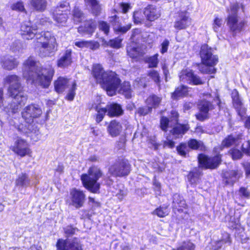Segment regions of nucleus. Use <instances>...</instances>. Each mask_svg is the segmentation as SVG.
I'll use <instances>...</instances> for the list:
<instances>
[{"label": "nucleus", "mask_w": 250, "mask_h": 250, "mask_svg": "<svg viewBox=\"0 0 250 250\" xmlns=\"http://www.w3.org/2000/svg\"><path fill=\"white\" fill-rule=\"evenodd\" d=\"M198 161L200 165L206 168H215L221 162V156L217 155L213 157H208L204 154H199Z\"/></svg>", "instance_id": "16"}, {"label": "nucleus", "mask_w": 250, "mask_h": 250, "mask_svg": "<svg viewBox=\"0 0 250 250\" xmlns=\"http://www.w3.org/2000/svg\"><path fill=\"white\" fill-rule=\"evenodd\" d=\"M70 205L78 209L83 206L85 200V195L83 191L73 188L70 192Z\"/></svg>", "instance_id": "15"}, {"label": "nucleus", "mask_w": 250, "mask_h": 250, "mask_svg": "<svg viewBox=\"0 0 250 250\" xmlns=\"http://www.w3.org/2000/svg\"><path fill=\"white\" fill-rule=\"evenodd\" d=\"M231 95L233 106L236 110L238 114L241 117V119L243 120L245 118L246 108L244 106L241 100L239 98L238 92L236 90H233Z\"/></svg>", "instance_id": "18"}, {"label": "nucleus", "mask_w": 250, "mask_h": 250, "mask_svg": "<svg viewBox=\"0 0 250 250\" xmlns=\"http://www.w3.org/2000/svg\"><path fill=\"white\" fill-rule=\"evenodd\" d=\"M239 138L232 135H229L226 138L222 143L223 147H229L233 145H235L238 142Z\"/></svg>", "instance_id": "39"}, {"label": "nucleus", "mask_w": 250, "mask_h": 250, "mask_svg": "<svg viewBox=\"0 0 250 250\" xmlns=\"http://www.w3.org/2000/svg\"><path fill=\"white\" fill-rule=\"evenodd\" d=\"M229 153H230L232 158L233 160L239 159L241 158L243 156L242 152L239 149L235 148L230 149Z\"/></svg>", "instance_id": "52"}, {"label": "nucleus", "mask_w": 250, "mask_h": 250, "mask_svg": "<svg viewBox=\"0 0 250 250\" xmlns=\"http://www.w3.org/2000/svg\"><path fill=\"white\" fill-rule=\"evenodd\" d=\"M169 42L167 39L165 40L161 44V52L164 54L167 52Z\"/></svg>", "instance_id": "63"}, {"label": "nucleus", "mask_w": 250, "mask_h": 250, "mask_svg": "<svg viewBox=\"0 0 250 250\" xmlns=\"http://www.w3.org/2000/svg\"><path fill=\"white\" fill-rule=\"evenodd\" d=\"M242 149L244 153L250 156V142H246L242 145Z\"/></svg>", "instance_id": "64"}, {"label": "nucleus", "mask_w": 250, "mask_h": 250, "mask_svg": "<svg viewBox=\"0 0 250 250\" xmlns=\"http://www.w3.org/2000/svg\"><path fill=\"white\" fill-rule=\"evenodd\" d=\"M130 171V165L127 160L124 159H119L109 168L110 174L114 176H126Z\"/></svg>", "instance_id": "8"}, {"label": "nucleus", "mask_w": 250, "mask_h": 250, "mask_svg": "<svg viewBox=\"0 0 250 250\" xmlns=\"http://www.w3.org/2000/svg\"><path fill=\"white\" fill-rule=\"evenodd\" d=\"M213 66L205 65L204 66H201L199 67L200 71L203 73H210L212 74L215 72V69L212 67Z\"/></svg>", "instance_id": "55"}, {"label": "nucleus", "mask_w": 250, "mask_h": 250, "mask_svg": "<svg viewBox=\"0 0 250 250\" xmlns=\"http://www.w3.org/2000/svg\"><path fill=\"white\" fill-rule=\"evenodd\" d=\"M161 127L165 131L167 130L169 127V122L168 119L165 117H163L161 119Z\"/></svg>", "instance_id": "56"}, {"label": "nucleus", "mask_w": 250, "mask_h": 250, "mask_svg": "<svg viewBox=\"0 0 250 250\" xmlns=\"http://www.w3.org/2000/svg\"><path fill=\"white\" fill-rule=\"evenodd\" d=\"M122 128L120 122L116 120H112L109 124L107 130L111 137H115L120 135L122 132Z\"/></svg>", "instance_id": "25"}, {"label": "nucleus", "mask_w": 250, "mask_h": 250, "mask_svg": "<svg viewBox=\"0 0 250 250\" xmlns=\"http://www.w3.org/2000/svg\"><path fill=\"white\" fill-rule=\"evenodd\" d=\"M122 40V39L118 37L115 39L110 40L108 44L113 48H119L121 47Z\"/></svg>", "instance_id": "50"}, {"label": "nucleus", "mask_w": 250, "mask_h": 250, "mask_svg": "<svg viewBox=\"0 0 250 250\" xmlns=\"http://www.w3.org/2000/svg\"><path fill=\"white\" fill-rule=\"evenodd\" d=\"M99 28L101 31H103L104 34L108 35L109 32L110 26L106 22L100 21L99 22Z\"/></svg>", "instance_id": "49"}, {"label": "nucleus", "mask_w": 250, "mask_h": 250, "mask_svg": "<svg viewBox=\"0 0 250 250\" xmlns=\"http://www.w3.org/2000/svg\"><path fill=\"white\" fill-rule=\"evenodd\" d=\"M119 92L120 93L124 95L126 98H130L132 96V91L131 89L129 83L128 82H124L121 84Z\"/></svg>", "instance_id": "35"}, {"label": "nucleus", "mask_w": 250, "mask_h": 250, "mask_svg": "<svg viewBox=\"0 0 250 250\" xmlns=\"http://www.w3.org/2000/svg\"><path fill=\"white\" fill-rule=\"evenodd\" d=\"M68 8L69 3L66 1H63L54 9L53 18L58 24L63 25L66 21L69 12Z\"/></svg>", "instance_id": "10"}, {"label": "nucleus", "mask_w": 250, "mask_h": 250, "mask_svg": "<svg viewBox=\"0 0 250 250\" xmlns=\"http://www.w3.org/2000/svg\"><path fill=\"white\" fill-rule=\"evenodd\" d=\"M10 149L15 154L21 157L25 156H30L32 153L28 142L20 137H17L14 139L13 144L10 146Z\"/></svg>", "instance_id": "9"}, {"label": "nucleus", "mask_w": 250, "mask_h": 250, "mask_svg": "<svg viewBox=\"0 0 250 250\" xmlns=\"http://www.w3.org/2000/svg\"><path fill=\"white\" fill-rule=\"evenodd\" d=\"M71 62V50L67 49L58 60L57 65L59 67L64 68L70 65Z\"/></svg>", "instance_id": "26"}, {"label": "nucleus", "mask_w": 250, "mask_h": 250, "mask_svg": "<svg viewBox=\"0 0 250 250\" xmlns=\"http://www.w3.org/2000/svg\"><path fill=\"white\" fill-rule=\"evenodd\" d=\"M75 45L80 48H88L92 50H96L99 47V43L94 41H78L75 42Z\"/></svg>", "instance_id": "33"}, {"label": "nucleus", "mask_w": 250, "mask_h": 250, "mask_svg": "<svg viewBox=\"0 0 250 250\" xmlns=\"http://www.w3.org/2000/svg\"><path fill=\"white\" fill-rule=\"evenodd\" d=\"M179 79L181 82L194 85L202 84L204 83L200 78L194 75L192 70L185 69L179 73Z\"/></svg>", "instance_id": "14"}, {"label": "nucleus", "mask_w": 250, "mask_h": 250, "mask_svg": "<svg viewBox=\"0 0 250 250\" xmlns=\"http://www.w3.org/2000/svg\"><path fill=\"white\" fill-rule=\"evenodd\" d=\"M240 195L245 198H248L250 197V192L244 187L240 188L239 189Z\"/></svg>", "instance_id": "62"}, {"label": "nucleus", "mask_w": 250, "mask_h": 250, "mask_svg": "<svg viewBox=\"0 0 250 250\" xmlns=\"http://www.w3.org/2000/svg\"><path fill=\"white\" fill-rule=\"evenodd\" d=\"M158 54H156L154 55L147 58L146 62L148 63L149 67H156L158 63Z\"/></svg>", "instance_id": "47"}, {"label": "nucleus", "mask_w": 250, "mask_h": 250, "mask_svg": "<svg viewBox=\"0 0 250 250\" xmlns=\"http://www.w3.org/2000/svg\"><path fill=\"white\" fill-rule=\"evenodd\" d=\"M0 63L1 67L7 70H12L16 68L19 65V62L12 56H2L0 58Z\"/></svg>", "instance_id": "20"}, {"label": "nucleus", "mask_w": 250, "mask_h": 250, "mask_svg": "<svg viewBox=\"0 0 250 250\" xmlns=\"http://www.w3.org/2000/svg\"><path fill=\"white\" fill-rule=\"evenodd\" d=\"M102 176L101 170L97 167H92L88 170L87 174L81 176V180L83 186L93 193H97L100 188L98 180Z\"/></svg>", "instance_id": "7"}, {"label": "nucleus", "mask_w": 250, "mask_h": 250, "mask_svg": "<svg viewBox=\"0 0 250 250\" xmlns=\"http://www.w3.org/2000/svg\"><path fill=\"white\" fill-rule=\"evenodd\" d=\"M173 198V207L174 208L177 209L178 211H180L182 210L183 208H186L185 201L179 194H175Z\"/></svg>", "instance_id": "34"}, {"label": "nucleus", "mask_w": 250, "mask_h": 250, "mask_svg": "<svg viewBox=\"0 0 250 250\" xmlns=\"http://www.w3.org/2000/svg\"><path fill=\"white\" fill-rule=\"evenodd\" d=\"M11 8L13 10L18 11L19 12H23L25 11L24 6L23 2L19 1L13 4Z\"/></svg>", "instance_id": "51"}, {"label": "nucleus", "mask_w": 250, "mask_h": 250, "mask_svg": "<svg viewBox=\"0 0 250 250\" xmlns=\"http://www.w3.org/2000/svg\"><path fill=\"white\" fill-rule=\"evenodd\" d=\"M39 64L33 57H30L23 64V76L28 82L47 87L50 84L54 70L50 66L40 68Z\"/></svg>", "instance_id": "2"}, {"label": "nucleus", "mask_w": 250, "mask_h": 250, "mask_svg": "<svg viewBox=\"0 0 250 250\" xmlns=\"http://www.w3.org/2000/svg\"><path fill=\"white\" fill-rule=\"evenodd\" d=\"M189 129L188 124H177L170 130V132L173 138L177 139L182 137Z\"/></svg>", "instance_id": "23"}, {"label": "nucleus", "mask_w": 250, "mask_h": 250, "mask_svg": "<svg viewBox=\"0 0 250 250\" xmlns=\"http://www.w3.org/2000/svg\"><path fill=\"white\" fill-rule=\"evenodd\" d=\"M188 150V147L186 144H181L177 147L178 153L182 156H186Z\"/></svg>", "instance_id": "53"}, {"label": "nucleus", "mask_w": 250, "mask_h": 250, "mask_svg": "<svg viewBox=\"0 0 250 250\" xmlns=\"http://www.w3.org/2000/svg\"><path fill=\"white\" fill-rule=\"evenodd\" d=\"M128 55L132 58L136 59L142 56L144 52L142 49L139 46L129 45L127 46Z\"/></svg>", "instance_id": "32"}, {"label": "nucleus", "mask_w": 250, "mask_h": 250, "mask_svg": "<svg viewBox=\"0 0 250 250\" xmlns=\"http://www.w3.org/2000/svg\"><path fill=\"white\" fill-rule=\"evenodd\" d=\"M42 110L37 104H32L26 106L22 112V117L25 124L18 125V130L29 137L34 142H37L41 137L39 129L33 124V119L39 118L42 114Z\"/></svg>", "instance_id": "4"}, {"label": "nucleus", "mask_w": 250, "mask_h": 250, "mask_svg": "<svg viewBox=\"0 0 250 250\" xmlns=\"http://www.w3.org/2000/svg\"><path fill=\"white\" fill-rule=\"evenodd\" d=\"M108 115L109 116H118L123 114V111L121 106L117 104L107 105Z\"/></svg>", "instance_id": "29"}, {"label": "nucleus", "mask_w": 250, "mask_h": 250, "mask_svg": "<svg viewBox=\"0 0 250 250\" xmlns=\"http://www.w3.org/2000/svg\"><path fill=\"white\" fill-rule=\"evenodd\" d=\"M10 48L13 52L20 53L22 52L25 46L20 41H16L12 43Z\"/></svg>", "instance_id": "42"}, {"label": "nucleus", "mask_w": 250, "mask_h": 250, "mask_svg": "<svg viewBox=\"0 0 250 250\" xmlns=\"http://www.w3.org/2000/svg\"><path fill=\"white\" fill-rule=\"evenodd\" d=\"M148 75L153 81L157 83L159 82V75L158 73L155 70H151L149 72Z\"/></svg>", "instance_id": "61"}, {"label": "nucleus", "mask_w": 250, "mask_h": 250, "mask_svg": "<svg viewBox=\"0 0 250 250\" xmlns=\"http://www.w3.org/2000/svg\"><path fill=\"white\" fill-rule=\"evenodd\" d=\"M92 75L96 82L104 89L110 96L115 94L121 84V80L117 74L112 71H105L100 64L93 65Z\"/></svg>", "instance_id": "5"}, {"label": "nucleus", "mask_w": 250, "mask_h": 250, "mask_svg": "<svg viewBox=\"0 0 250 250\" xmlns=\"http://www.w3.org/2000/svg\"><path fill=\"white\" fill-rule=\"evenodd\" d=\"M223 25V20L222 18L216 17L212 24V28L214 32H218L220 28Z\"/></svg>", "instance_id": "44"}, {"label": "nucleus", "mask_w": 250, "mask_h": 250, "mask_svg": "<svg viewBox=\"0 0 250 250\" xmlns=\"http://www.w3.org/2000/svg\"><path fill=\"white\" fill-rule=\"evenodd\" d=\"M151 111V109L150 106L147 105V106L139 107L138 109L137 112L140 116H145L147 114Z\"/></svg>", "instance_id": "57"}, {"label": "nucleus", "mask_w": 250, "mask_h": 250, "mask_svg": "<svg viewBox=\"0 0 250 250\" xmlns=\"http://www.w3.org/2000/svg\"><path fill=\"white\" fill-rule=\"evenodd\" d=\"M131 27V24H128L125 26H122L121 23H117L114 26L113 30L114 32L117 34H124L128 31Z\"/></svg>", "instance_id": "41"}, {"label": "nucleus", "mask_w": 250, "mask_h": 250, "mask_svg": "<svg viewBox=\"0 0 250 250\" xmlns=\"http://www.w3.org/2000/svg\"><path fill=\"white\" fill-rule=\"evenodd\" d=\"M5 84L9 85L8 94L12 98L11 103L4 107L6 112L15 113L23 106L27 100V96L23 90L20 82V78L16 75H9L4 79Z\"/></svg>", "instance_id": "3"}, {"label": "nucleus", "mask_w": 250, "mask_h": 250, "mask_svg": "<svg viewBox=\"0 0 250 250\" xmlns=\"http://www.w3.org/2000/svg\"><path fill=\"white\" fill-rule=\"evenodd\" d=\"M76 230V228H73L71 226H68L64 228V233L67 237H69L74 234Z\"/></svg>", "instance_id": "59"}, {"label": "nucleus", "mask_w": 250, "mask_h": 250, "mask_svg": "<svg viewBox=\"0 0 250 250\" xmlns=\"http://www.w3.org/2000/svg\"><path fill=\"white\" fill-rule=\"evenodd\" d=\"M39 28L29 21L23 22L21 27V34L22 38L26 40H31L36 37L35 49L41 57L52 56L57 50L56 39L50 32L40 33Z\"/></svg>", "instance_id": "1"}, {"label": "nucleus", "mask_w": 250, "mask_h": 250, "mask_svg": "<svg viewBox=\"0 0 250 250\" xmlns=\"http://www.w3.org/2000/svg\"><path fill=\"white\" fill-rule=\"evenodd\" d=\"M57 250H83L82 245L78 239L75 238L72 240L59 239L56 244Z\"/></svg>", "instance_id": "13"}, {"label": "nucleus", "mask_w": 250, "mask_h": 250, "mask_svg": "<svg viewBox=\"0 0 250 250\" xmlns=\"http://www.w3.org/2000/svg\"><path fill=\"white\" fill-rule=\"evenodd\" d=\"M85 5L90 9L91 12L95 16L100 15L102 7L97 0H84Z\"/></svg>", "instance_id": "27"}, {"label": "nucleus", "mask_w": 250, "mask_h": 250, "mask_svg": "<svg viewBox=\"0 0 250 250\" xmlns=\"http://www.w3.org/2000/svg\"><path fill=\"white\" fill-rule=\"evenodd\" d=\"M200 57L202 62L204 65L214 66L218 62V58L212 54V49L207 44L201 46Z\"/></svg>", "instance_id": "11"}, {"label": "nucleus", "mask_w": 250, "mask_h": 250, "mask_svg": "<svg viewBox=\"0 0 250 250\" xmlns=\"http://www.w3.org/2000/svg\"><path fill=\"white\" fill-rule=\"evenodd\" d=\"M134 22L136 24L141 23L144 21L143 17L142 15L141 12L135 11L133 14Z\"/></svg>", "instance_id": "54"}, {"label": "nucleus", "mask_w": 250, "mask_h": 250, "mask_svg": "<svg viewBox=\"0 0 250 250\" xmlns=\"http://www.w3.org/2000/svg\"><path fill=\"white\" fill-rule=\"evenodd\" d=\"M239 7V3H234L227 9L228 16L226 21L233 37H236L244 31L247 26V21L241 19L238 15Z\"/></svg>", "instance_id": "6"}, {"label": "nucleus", "mask_w": 250, "mask_h": 250, "mask_svg": "<svg viewBox=\"0 0 250 250\" xmlns=\"http://www.w3.org/2000/svg\"><path fill=\"white\" fill-rule=\"evenodd\" d=\"M73 15L74 19V21L77 22H81L83 19V15L82 11L77 7H75Z\"/></svg>", "instance_id": "45"}, {"label": "nucleus", "mask_w": 250, "mask_h": 250, "mask_svg": "<svg viewBox=\"0 0 250 250\" xmlns=\"http://www.w3.org/2000/svg\"><path fill=\"white\" fill-rule=\"evenodd\" d=\"M242 174L238 169L227 171L223 174L224 181L227 185H233L242 176Z\"/></svg>", "instance_id": "19"}, {"label": "nucleus", "mask_w": 250, "mask_h": 250, "mask_svg": "<svg viewBox=\"0 0 250 250\" xmlns=\"http://www.w3.org/2000/svg\"><path fill=\"white\" fill-rule=\"evenodd\" d=\"M29 3L35 10L39 12L44 11L46 8V0H29Z\"/></svg>", "instance_id": "30"}, {"label": "nucleus", "mask_w": 250, "mask_h": 250, "mask_svg": "<svg viewBox=\"0 0 250 250\" xmlns=\"http://www.w3.org/2000/svg\"><path fill=\"white\" fill-rule=\"evenodd\" d=\"M174 18V27L178 30L186 29L191 24V19L186 11L178 12Z\"/></svg>", "instance_id": "12"}, {"label": "nucleus", "mask_w": 250, "mask_h": 250, "mask_svg": "<svg viewBox=\"0 0 250 250\" xmlns=\"http://www.w3.org/2000/svg\"><path fill=\"white\" fill-rule=\"evenodd\" d=\"M92 108L97 112L96 121L97 123H100L103 120L105 113H108L107 108L102 107L100 104H96L92 105Z\"/></svg>", "instance_id": "36"}, {"label": "nucleus", "mask_w": 250, "mask_h": 250, "mask_svg": "<svg viewBox=\"0 0 250 250\" xmlns=\"http://www.w3.org/2000/svg\"><path fill=\"white\" fill-rule=\"evenodd\" d=\"M201 144V142L197 141L195 139H191L188 142V146L193 149H198Z\"/></svg>", "instance_id": "58"}, {"label": "nucleus", "mask_w": 250, "mask_h": 250, "mask_svg": "<svg viewBox=\"0 0 250 250\" xmlns=\"http://www.w3.org/2000/svg\"><path fill=\"white\" fill-rule=\"evenodd\" d=\"M195 245L190 241H187L183 242L182 245L177 249L172 250H194Z\"/></svg>", "instance_id": "43"}, {"label": "nucleus", "mask_w": 250, "mask_h": 250, "mask_svg": "<svg viewBox=\"0 0 250 250\" xmlns=\"http://www.w3.org/2000/svg\"><path fill=\"white\" fill-rule=\"evenodd\" d=\"M161 102V98L155 95H152L149 96L146 100V104L149 106H150L151 109L152 107L156 108L157 107Z\"/></svg>", "instance_id": "37"}, {"label": "nucleus", "mask_w": 250, "mask_h": 250, "mask_svg": "<svg viewBox=\"0 0 250 250\" xmlns=\"http://www.w3.org/2000/svg\"><path fill=\"white\" fill-rule=\"evenodd\" d=\"M38 182L35 178V180L32 179L29 175L25 173L20 174L15 181L16 186L19 188H26L33 186H36Z\"/></svg>", "instance_id": "17"}, {"label": "nucleus", "mask_w": 250, "mask_h": 250, "mask_svg": "<svg viewBox=\"0 0 250 250\" xmlns=\"http://www.w3.org/2000/svg\"><path fill=\"white\" fill-rule=\"evenodd\" d=\"M173 138H171L170 136H167V140L164 143V146H167L169 148H173L174 146L175 143L172 141Z\"/></svg>", "instance_id": "60"}, {"label": "nucleus", "mask_w": 250, "mask_h": 250, "mask_svg": "<svg viewBox=\"0 0 250 250\" xmlns=\"http://www.w3.org/2000/svg\"><path fill=\"white\" fill-rule=\"evenodd\" d=\"M205 98L200 102L199 107L201 112L208 113V111L212 108V104L210 103L211 95L207 94L205 95Z\"/></svg>", "instance_id": "28"}, {"label": "nucleus", "mask_w": 250, "mask_h": 250, "mask_svg": "<svg viewBox=\"0 0 250 250\" xmlns=\"http://www.w3.org/2000/svg\"><path fill=\"white\" fill-rule=\"evenodd\" d=\"M231 243V241L229 234L228 233H224L221 239L215 243L214 245L213 246L212 249L213 250H218L222 248L224 244H228L229 245H230Z\"/></svg>", "instance_id": "31"}, {"label": "nucleus", "mask_w": 250, "mask_h": 250, "mask_svg": "<svg viewBox=\"0 0 250 250\" xmlns=\"http://www.w3.org/2000/svg\"><path fill=\"white\" fill-rule=\"evenodd\" d=\"M169 209L166 206H160L155 209L152 213L153 215H156L159 217H164L169 213Z\"/></svg>", "instance_id": "40"}, {"label": "nucleus", "mask_w": 250, "mask_h": 250, "mask_svg": "<svg viewBox=\"0 0 250 250\" xmlns=\"http://www.w3.org/2000/svg\"><path fill=\"white\" fill-rule=\"evenodd\" d=\"M71 83L75 82L64 77H59L55 82V89L58 93H62L65 89L71 86Z\"/></svg>", "instance_id": "24"}, {"label": "nucleus", "mask_w": 250, "mask_h": 250, "mask_svg": "<svg viewBox=\"0 0 250 250\" xmlns=\"http://www.w3.org/2000/svg\"><path fill=\"white\" fill-rule=\"evenodd\" d=\"M188 87L182 85L176 88L171 96L173 99H177L186 96L188 94Z\"/></svg>", "instance_id": "38"}, {"label": "nucleus", "mask_w": 250, "mask_h": 250, "mask_svg": "<svg viewBox=\"0 0 250 250\" xmlns=\"http://www.w3.org/2000/svg\"><path fill=\"white\" fill-rule=\"evenodd\" d=\"M96 27V23L95 21L90 20L85 21L83 25L79 26L78 28V31L79 33L83 35L91 36L94 32Z\"/></svg>", "instance_id": "22"}, {"label": "nucleus", "mask_w": 250, "mask_h": 250, "mask_svg": "<svg viewBox=\"0 0 250 250\" xmlns=\"http://www.w3.org/2000/svg\"><path fill=\"white\" fill-rule=\"evenodd\" d=\"M50 24V22L49 21V19L47 17H43L41 18L35 24L36 25H37L38 27L39 28L40 30H42L44 27L47 26Z\"/></svg>", "instance_id": "46"}, {"label": "nucleus", "mask_w": 250, "mask_h": 250, "mask_svg": "<svg viewBox=\"0 0 250 250\" xmlns=\"http://www.w3.org/2000/svg\"><path fill=\"white\" fill-rule=\"evenodd\" d=\"M69 88V90L66 96V98L69 101H72L75 95V90L76 89V83H71V86Z\"/></svg>", "instance_id": "48"}, {"label": "nucleus", "mask_w": 250, "mask_h": 250, "mask_svg": "<svg viewBox=\"0 0 250 250\" xmlns=\"http://www.w3.org/2000/svg\"><path fill=\"white\" fill-rule=\"evenodd\" d=\"M144 14L148 20L154 21L160 17V9L155 6L149 5L145 8Z\"/></svg>", "instance_id": "21"}]
</instances>
